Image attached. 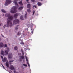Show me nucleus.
I'll return each instance as SVG.
<instances>
[{"label":"nucleus","instance_id":"obj_37","mask_svg":"<svg viewBox=\"0 0 73 73\" xmlns=\"http://www.w3.org/2000/svg\"><path fill=\"white\" fill-rule=\"evenodd\" d=\"M21 53H18V55L19 56V55H21Z\"/></svg>","mask_w":73,"mask_h":73},{"label":"nucleus","instance_id":"obj_36","mask_svg":"<svg viewBox=\"0 0 73 73\" xmlns=\"http://www.w3.org/2000/svg\"><path fill=\"white\" fill-rule=\"evenodd\" d=\"M1 58L2 59H3V56H1Z\"/></svg>","mask_w":73,"mask_h":73},{"label":"nucleus","instance_id":"obj_17","mask_svg":"<svg viewBox=\"0 0 73 73\" xmlns=\"http://www.w3.org/2000/svg\"><path fill=\"white\" fill-rule=\"evenodd\" d=\"M6 65L7 67V68H9V64L8 62H6Z\"/></svg>","mask_w":73,"mask_h":73},{"label":"nucleus","instance_id":"obj_22","mask_svg":"<svg viewBox=\"0 0 73 73\" xmlns=\"http://www.w3.org/2000/svg\"><path fill=\"white\" fill-rule=\"evenodd\" d=\"M14 3H15V5L16 6H18V4H17V2H16V1H15L14 2Z\"/></svg>","mask_w":73,"mask_h":73},{"label":"nucleus","instance_id":"obj_2","mask_svg":"<svg viewBox=\"0 0 73 73\" xmlns=\"http://www.w3.org/2000/svg\"><path fill=\"white\" fill-rule=\"evenodd\" d=\"M17 9V8H16V7L15 6L12 7L11 9V13H16Z\"/></svg>","mask_w":73,"mask_h":73},{"label":"nucleus","instance_id":"obj_8","mask_svg":"<svg viewBox=\"0 0 73 73\" xmlns=\"http://www.w3.org/2000/svg\"><path fill=\"white\" fill-rule=\"evenodd\" d=\"M27 8H28L29 9H31V4H28L27 5Z\"/></svg>","mask_w":73,"mask_h":73},{"label":"nucleus","instance_id":"obj_3","mask_svg":"<svg viewBox=\"0 0 73 73\" xmlns=\"http://www.w3.org/2000/svg\"><path fill=\"white\" fill-rule=\"evenodd\" d=\"M12 3V1L11 0H6L5 5V6H8L9 4H10Z\"/></svg>","mask_w":73,"mask_h":73},{"label":"nucleus","instance_id":"obj_38","mask_svg":"<svg viewBox=\"0 0 73 73\" xmlns=\"http://www.w3.org/2000/svg\"><path fill=\"white\" fill-rule=\"evenodd\" d=\"M31 33H32V34H33V31H31Z\"/></svg>","mask_w":73,"mask_h":73},{"label":"nucleus","instance_id":"obj_9","mask_svg":"<svg viewBox=\"0 0 73 73\" xmlns=\"http://www.w3.org/2000/svg\"><path fill=\"white\" fill-rule=\"evenodd\" d=\"M7 58L5 57L4 59H3L2 60V61L4 62H5L7 61Z\"/></svg>","mask_w":73,"mask_h":73},{"label":"nucleus","instance_id":"obj_28","mask_svg":"<svg viewBox=\"0 0 73 73\" xmlns=\"http://www.w3.org/2000/svg\"><path fill=\"white\" fill-rule=\"evenodd\" d=\"M4 47H7V44H5L4 45Z\"/></svg>","mask_w":73,"mask_h":73},{"label":"nucleus","instance_id":"obj_19","mask_svg":"<svg viewBox=\"0 0 73 73\" xmlns=\"http://www.w3.org/2000/svg\"><path fill=\"white\" fill-rule=\"evenodd\" d=\"M19 4L21 5H23V4L22 3V1H21L20 2H19Z\"/></svg>","mask_w":73,"mask_h":73},{"label":"nucleus","instance_id":"obj_21","mask_svg":"<svg viewBox=\"0 0 73 73\" xmlns=\"http://www.w3.org/2000/svg\"><path fill=\"white\" fill-rule=\"evenodd\" d=\"M18 48L17 46H16L14 47V50H17Z\"/></svg>","mask_w":73,"mask_h":73},{"label":"nucleus","instance_id":"obj_13","mask_svg":"<svg viewBox=\"0 0 73 73\" xmlns=\"http://www.w3.org/2000/svg\"><path fill=\"white\" fill-rule=\"evenodd\" d=\"M18 27H19V25H17L15 28V30H16V31L18 30V29H19Z\"/></svg>","mask_w":73,"mask_h":73},{"label":"nucleus","instance_id":"obj_40","mask_svg":"<svg viewBox=\"0 0 73 73\" xmlns=\"http://www.w3.org/2000/svg\"><path fill=\"white\" fill-rule=\"evenodd\" d=\"M19 61H22V59H21V58H20L19 60Z\"/></svg>","mask_w":73,"mask_h":73},{"label":"nucleus","instance_id":"obj_5","mask_svg":"<svg viewBox=\"0 0 73 73\" xmlns=\"http://www.w3.org/2000/svg\"><path fill=\"white\" fill-rule=\"evenodd\" d=\"M12 54L11 53H9L8 55V57L9 59H11L12 58Z\"/></svg>","mask_w":73,"mask_h":73},{"label":"nucleus","instance_id":"obj_42","mask_svg":"<svg viewBox=\"0 0 73 73\" xmlns=\"http://www.w3.org/2000/svg\"><path fill=\"white\" fill-rule=\"evenodd\" d=\"M27 2H28L29 1V0H26Z\"/></svg>","mask_w":73,"mask_h":73},{"label":"nucleus","instance_id":"obj_30","mask_svg":"<svg viewBox=\"0 0 73 73\" xmlns=\"http://www.w3.org/2000/svg\"><path fill=\"white\" fill-rule=\"evenodd\" d=\"M33 7H35V8H37V6H36V5H35L33 6Z\"/></svg>","mask_w":73,"mask_h":73},{"label":"nucleus","instance_id":"obj_31","mask_svg":"<svg viewBox=\"0 0 73 73\" xmlns=\"http://www.w3.org/2000/svg\"><path fill=\"white\" fill-rule=\"evenodd\" d=\"M26 59L27 62H28V58H27V57H26Z\"/></svg>","mask_w":73,"mask_h":73},{"label":"nucleus","instance_id":"obj_44","mask_svg":"<svg viewBox=\"0 0 73 73\" xmlns=\"http://www.w3.org/2000/svg\"><path fill=\"white\" fill-rule=\"evenodd\" d=\"M30 3V2H27V3Z\"/></svg>","mask_w":73,"mask_h":73},{"label":"nucleus","instance_id":"obj_24","mask_svg":"<svg viewBox=\"0 0 73 73\" xmlns=\"http://www.w3.org/2000/svg\"><path fill=\"white\" fill-rule=\"evenodd\" d=\"M27 11L28 12H31V10H30V9H27Z\"/></svg>","mask_w":73,"mask_h":73},{"label":"nucleus","instance_id":"obj_39","mask_svg":"<svg viewBox=\"0 0 73 73\" xmlns=\"http://www.w3.org/2000/svg\"><path fill=\"white\" fill-rule=\"evenodd\" d=\"M27 64H28V66H30V65H29V63H28V62L27 63Z\"/></svg>","mask_w":73,"mask_h":73},{"label":"nucleus","instance_id":"obj_29","mask_svg":"<svg viewBox=\"0 0 73 73\" xmlns=\"http://www.w3.org/2000/svg\"><path fill=\"white\" fill-rule=\"evenodd\" d=\"M35 1V0H31V1L32 2H33V3H34Z\"/></svg>","mask_w":73,"mask_h":73},{"label":"nucleus","instance_id":"obj_33","mask_svg":"<svg viewBox=\"0 0 73 73\" xmlns=\"http://www.w3.org/2000/svg\"><path fill=\"white\" fill-rule=\"evenodd\" d=\"M6 27V25H4L3 26V28H5Z\"/></svg>","mask_w":73,"mask_h":73},{"label":"nucleus","instance_id":"obj_6","mask_svg":"<svg viewBox=\"0 0 73 73\" xmlns=\"http://www.w3.org/2000/svg\"><path fill=\"white\" fill-rule=\"evenodd\" d=\"M9 51V48H7V50L5 51V53H6V55H8V52Z\"/></svg>","mask_w":73,"mask_h":73},{"label":"nucleus","instance_id":"obj_43","mask_svg":"<svg viewBox=\"0 0 73 73\" xmlns=\"http://www.w3.org/2000/svg\"><path fill=\"white\" fill-rule=\"evenodd\" d=\"M22 44H23V45H24V43H23V42H22Z\"/></svg>","mask_w":73,"mask_h":73},{"label":"nucleus","instance_id":"obj_48","mask_svg":"<svg viewBox=\"0 0 73 73\" xmlns=\"http://www.w3.org/2000/svg\"><path fill=\"white\" fill-rule=\"evenodd\" d=\"M4 14L3 15V16H4Z\"/></svg>","mask_w":73,"mask_h":73},{"label":"nucleus","instance_id":"obj_20","mask_svg":"<svg viewBox=\"0 0 73 73\" xmlns=\"http://www.w3.org/2000/svg\"><path fill=\"white\" fill-rule=\"evenodd\" d=\"M20 19L21 20H24V18H23V16H21Z\"/></svg>","mask_w":73,"mask_h":73},{"label":"nucleus","instance_id":"obj_1","mask_svg":"<svg viewBox=\"0 0 73 73\" xmlns=\"http://www.w3.org/2000/svg\"><path fill=\"white\" fill-rule=\"evenodd\" d=\"M5 16L6 17H9L7 19V27H10V28H11L12 25V22L11 21H9V20H12L13 18V17L12 16H10V14H5Z\"/></svg>","mask_w":73,"mask_h":73},{"label":"nucleus","instance_id":"obj_10","mask_svg":"<svg viewBox=\"0 0 73 73\" xmlns=\"http://www.w3.org/2000/svg\"><path fill=\"white\" fill-rule=\"evenodd\" d=\"M18 16V13L15 14L14 15V17L15 19H17V17Z\"/></svg>","mask_w":73,"mask_h":73},{"label":"nucleus","instance_id":"obj_7","mask_svg":"<svg viewBox=\"0 0 73 73\" xmlns=\"http://www.w3.org/2000/svg\"><path fill=\"white\" fill-rule=\"evenodd\" d=\"M4 46V43L2 42H0V48H3Z\"/></svg>","mask_w":73,"mask_h":73},{"label":"nucleus","instance_id":"obj_46","mask_svg":"<svg viewBox=\"0 0 73 73\" xmlns=\"http://www.w3.org/2000/svg\"><path fill=\"white\" fill-rule=\"evenodd\" d=\"M42 0H40V1H42Z\"/></svg>","mask_w":73,"mask_h":73},{"label":"nucleus","instance_id":"obj_41","mask_svg":"<svg viewBox=\"0 0 73 73\" xmlns=\"http://www.w3.org/2000/svg\"><path fill=\"white\" fill-rule=\"evenodd\" d=\"M1 36H2L3 37H4V36L3 35H2V34H1Z\"/></svg>","mask_w":73,"mask_h":73},{"label":"nucleus","instance_id":"obj_26","mask_svg":"<svg viewBox=\"0 0 73 73\" xmlns=\"http://www.w3.org/2000/svg\"><path fill=\"white\" fill-rule=\"evenodd\" d=\"M21 58L22 59H24V56H21Z\"/></svg>","mask_w":73,"mask_h":73},{"label":"nucleus","instance_id":"obj_35","mask_svg":"<svg viewBox=\"0 0 73 73\" xmlns=\"http://www.w3.org/2000/svg\"><path fill=\"white\" fill-rule=\"evenodd\" d=\"M14 73H19V72H16L15 71H14Z\"/></svg>","mask_w":73,"mask_h":73},{"label":"nucleus","instance_id":"obj_32","mask_svg":"<svg viewBox=\"0 0 73 73\" xmlns=\"http://www.w3.org/2000/svg\"><path fill=\"white\" fill-rule=\"evenodd\" d=\"M2 66H3V69H5V67L3 65V64H1Z\"/></svg>","mask_w":73,"mask_h":73},{"label":"nucleus","instance_id":"obj_23","mask_svg":"<svg viewBox=\"0 0 73 73\" xmlns=\"http://www.w3.org/2000/svg\"><path fill=\"white\" fill-rule=\"evenodd\" d=\"M13 61H14V60H12V61H9V62L10 64V65H11V64H12L11 63V62H13Z\"/></svg>","mask_w":73,"mask_h":73},{"label":"nucleus","instance_id":"obj_45","mask_svg":"<svg viewBox=\"0 0 73 73\" xmlns=\"http://www.w3.org/2000/svg\"><path fill=\"white\" fill-rule=\"evenodd\" d=\"M1 24L0 23V26H1Z\"/></svg>","mask_w":73,"mask_h":73},{"label":"nucleus","instance_id":"obj_16","mask_svg":"<svg viewBox=\"0 0 73 73\" xmlns=\"http://www.w3.org/2000/svg\"><path fill=\"white\" fill-rule=\"evenodd\" d=\"M23 8H24V7H21L18 9L19 10H21V9H23Z\"/></svg>","mask_w":73,"mask_h":73},{"label":"nucleus","instance_id":"obj_49","mask_svg":"<svg viewBox=\"0 0 73 73\" xmlns=\"http://www.w3.org/2000/svg\"><path fill=\"white\" fill-rule=\"evenodd\" d=\"M23 54H24V53H23Z\"/></svg>","mask_w":73,"mask_h":73},{"label":"nucleus","instance_id":"obj_11","mask_svg":"<svg viewBox=\"0 0 73 73\" xmlns=\"http://www.w3.org/2000/svg\"><path fill=\"white\" fill-rule=\"evenodd\" d=\"M37 5L38 6L40 7V6H41V5H42V3L40 2H38L37 3Z\"/></svg>","mask_w":73,"mask_h":73},{"label":"nucleus","instance_id":"obj_4","mask_svg":"<svg viewBox=\"0 0 73 73\" xmlns=\"http://www.w3.org/2000/svg\"><path fill=\"white\" fill-rule=\"evenodd\" d=\"M19 19H15L13 21V24H18L19 23Z\"/></svg>","mask_w":73,"mask_h":73},{"label":"nucleus","instance_id":"obj_18","mask_svg":"<svg viewBox=\"0 0 73 73\" xmlns=\"http://www.w3.org/2000/svg\"><path fill=\"white\" fill-rule=\"evenodd\" d=\"M1 11L2 12H3V13H6L7 12L5 11L4 9H2Z\"/></svg>","mask_w":73,"mask_h":73},{"label":"nucleus","instance_id":"obj_47","mask_svg":"<svg viewBox=\"0 0 73 73\" xmlns=\"http://www.w3.org/2000/svg\"><path fill=\"white\" fill-rule=\"evenodd\" d=\"M29 25V24H28L27 25L28 26V25Z\"/></svg>","mask_w":73,"mask_h":73},{"label":"nucleus","instance_id":"obj_12","mask_svg":"<svg viewBox=\"0 0 73 73\" xmlns=\"http://www.w3.org/2000/svg\"><path fill=\"white\" fill-rule=\"evenodd\" d=\"M10 69L11 70H14V67H13V66H11Z\"/></svg>","mask_w":73,"mask_h":73},{"label":"nucleus","instance_id":"obj_27","mask_svg":"<svg viewBox=\"0 0 73 73\" xmlns=\"http://www.w3.org/2000/svg\"><path fill=\"white\" fill-rule=\"evenodd\" d=\"M23 65L24 66H25V67H27V65L25 64H23Z\"/></svg>","mask_w":73,"mask_h":73},{"label":"nucleus","instance_id":"obj_14","mask_svg":"<svg viewBox=\"0 0 73 73\" xmlns=\"http://www.w3.org/2000/svg\"><path fill=\"white\" fill-rule=\"evenodd\" d=\"M1 55L4 56V51H3V50H1Z\"/></svg>","mask_w":73,"mask_h":73},{"label":"nucleus","instance_id":"obj_15","mask_svg":"<svg viewBox=\"0 0 73 73\" xmlns=\"http://www.w3.org/2000/svg\"><path fill=\"white\" fill-rule=\"evenodd\" d=\"M27 13L26 12V14H25V15L24 18L25 19H27Z\"/></svg>","mask_w":73,"mask_h":73},{"label":"nucleus","instance_id":"obj_34","mask_svg":"<svg viewBox=\"0 0 73 73\" xmlns=\"http://www.w3.org/2000/svg\"><path fill=\"white\" fill-rule=\"evenodd\" d=\"M35 10L33 11V15H34L35 14Z\"/></svg>","mask_w":73,"mask_h":73},{"label":"nucleus","instance_id":"obj_25","mask_svg":"<svg viewBox=\"0 0 73 73\" xmlns=\"http://www.w3.org/2000/svg\"><path fill=\"white\" fill-rule=\"evenodd\" d=\"M17 35H18V36H20V35H21V34H20V32H19L18 33H17Z\"/></svg>","mask_w":73,"mask_h":73}]
</instances>
